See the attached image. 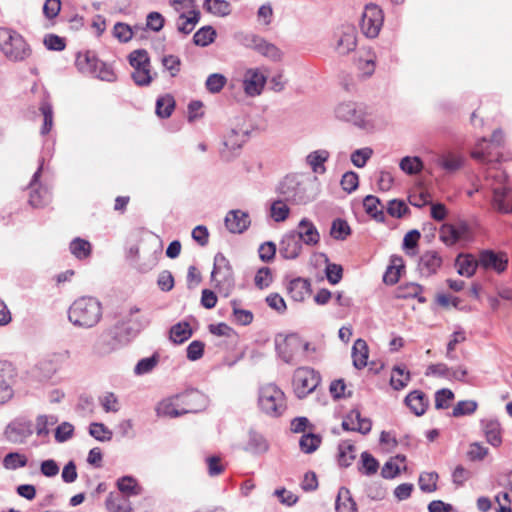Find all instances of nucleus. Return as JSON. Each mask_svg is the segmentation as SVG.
I'll return each instance as SVG.
<instances>
[{"instance_id": "f257e3e1", "label": "nucleus", "mask_w": 512, "mask_h": 512, "mask_svg": "<svg viewBox=\"0 0 512 512\" xmlns=\"http://www.w3.org/2000/svg\"><path fill=\"white\" fill-rule=\"evenodd\" d=\"M204 406V395L198 391H190L161 401L156 411L158 416L176 418L186 413L197 412Z\"/></svg>"}, {"instance_id": "f03ea898", "label": "nucleus", "mask_w": 512, "mask_h": 512, "mask_svg": "<svg viewBox=\"0 0 512 512\" xmlns=\"http://www.w3.org/2000/svg\"><path fill=\"white\" fill-rule=\"evenodd\" d=\"M102 318V305L94 297L85 296L75 300L68 310V319L76 327L89 329Z\"/></svg>"}, {"instance_id": "7ed1b4c3", "label": "nucleus", "mask_w": 512, "mask_h": 512, "mask_svg": "<svg viewBox=\"0 0 512 512\" xmlns=\"http://www.w3.org/2000/svg\"><path fill=\"white\" fill-rule=\"evenodd\" d=\"M486 185L493 193L492 205L501 213H512V189L507 186V176L496 166L489 167L486 176Z\"/></svg>"}, {"instance_id": "20e7f679", "label": "nucleus", "mask_w": 512, "mask_h": 512, "mask_svg": "<svg viewBox=\"0 0 512 512\" xmlns=\"http://www.w3.org/2000/svg\"><path fill=\"white\" fill-rule=\"evenodd\" d=\"M278 356L287 364H296L305 360L309 343L297 334H279L275 338Z\"/></svg>"}, {"instance_id": "39448f33", "label": "nucleus", "mask_w": 512, "mask_h": 512, "mask_svg": "<svg viewBox=\"0 0 512 512\" xmlns=\"http://www.w3.org/2000/svg\"><path fill=\"white\" fill-rule=\"evenodd\" d=\"M0 51L8 60L14 62L23 61L31 54L24 37L7 27H0Z\"/></svg>"}, {"instance_id": "423d86ee", "label": "nucleus", "mask_w": 512, "mask_h": 512, "mask_svg": "<svg viewBox=\"0 0 512 512\" xmlns=\"http://www.w3.org/2000/svg\"><path fill=\"white\" fill-rule=\"evenodd\" d=\"M258 405L270 417H279L287 409L284 392L275 384H265L259 389Z\"/></svg>"}, {"instance_id": "0eeeda50", "label": "nucleus", "mask_w": 512, "mask_h": 512, "mask_svg": "<svg viewBox=\"0 0 512 512\" xmlns=\"http://www.w3.org/2000/svg\"><path fill=\"white\" fill-rule=\"evenodd\" d=\"M129 63L134 71L131 77L137 86H148L153 81L148 52L144 49L134 50L129 54Z\"/></svg>"}, {"instance_id": "6e6552de", "label": "nucleus", "mask_w": 512, "mask_h": 512, "mask_svg": "<svg viewBox=\"0 0 512 512\" xmlns=\"http://www.w3.org/2000/svg\"><path fill=\"white\" fill-rule=\"evenodd\" d=\"M334 113L338 120L352 123L360 128H366L369 124L366 107L361 103L341 102L335 107Z\"/></svg>"}, {"instance_id": "1a4fd4ad", "label": "nucleus", "mask_w": 512, "mask_h": 512, "mask_svg": "<svg viewBox=\"0 0 512 512\" xmlns=\"http://www.w3.org/2000/svg\"><path fill=\"white\" fill-rule=\"evenodd\" d=\"M320 383L319 374L312 368L299 367L293 374V389L298 398L312 393Z\"/></svg>"}, {"instance_id": "9d476101", "label": "nucleus", "mask_w": 512, "mask_h": 512, "mask_svg": "<svg viewBox=\"0 0 512 512\" xmlns=\"http://www.w3.org/2000/svg\"><path fill=\"white\" fill-rule=\"evenodd\" d=\"M384 16L382 10L375 4H367L362 14L360 28L368 38L378 36L383 25Z\"/></svg>"}, {"instance_id": "9b49d317", "label": "nucleus", "mask_w": 512, "mask_h": 512, "mask_svg": "<svg viewBox=\"0 0 512 512\" xmlns=\"http://www.w3.org/2000/svg\"><path fill=\"white\" fill-rule=\"evenodd\" d=\"M211 282L214 284V288H229L233 284L232 268L222 253H217L214 257Z\"/></svg>"}, {"instance_id": "f8f14e48", "label": "nucleus", "mask_w": 512, "mask_h": 512, "mask_svg": "<svg viewBox=\"0 0 512 512\" xmlns=\"http://www.w3.org/2000/svg\"><path fill=\"white\" fill-rule=\"evenodd\" d=\"M503 141V133L501 130H495L490 142L483 138L478 142L471 152V157L481 163H492L498 161V154H493L491 146H500Z\"/></svg>"}, {"instance_id": "ddd939ff", "label": "nucleus", "mask_w": 512, "mask_h": 512, "mask_svg": "<svg viewBox=\"0 0 512 512\" xmlns=\"http://www.w3.org/2000/svg\"><path fill=\"white\" fill-rule=\"evenodd\" d=\"M357 46V31L353 25H342L335 34L334 50L341 56L354 51Z\"/></svg>"}, {"instance_id": "4468645a", "label": "nucleus", "mask_w": 512, "mask_h": 512, "mask_svg": "<svg viewBox=\"0 0 512 512\" xmlns=\"http://www.w3.org/2000/svg\"><path fill=\"white\" fill-rule=\"evenodd\" d=\"M16 368L9 361H0V404L8 402L13 397V383Z\"/></svg>"}, {"instance_id": "2eb2a0df", "label": "nucleus", "mask_w": 512, "mask_h": 512, "mask_svg": "<svg viewBox=\"0 0 512 512\" xmlns=\"http://www.w3.org/2000/svg\"><path fill=\"white\" fill-rule=\"evenodd\" d=\"M439 238L447 246L469 239V227L465 223L443 224L439 230Z\"/></svg>"}, {"instance_id": "dca6fc26", "label": "nucleus", "mask_w": 512, "mask_h": 512, "mask_svg": "<svg viewBox=\"0 0 512 512\" xmlns=\"http://www.w3.org/2000/svg\"><path fill=\"white\" fill-rule=\"evenodd\" d=\"M32 424L29 421H13L4 431L7 441L13 444H23L32 435Z\"/></svg>"}, {"instance_id": "f3484780", "label": "nucleus", "mask_w": 512, "mask_h": 512, "mask_svg": "<svg viewBox=\"0 0 512 512\" xmlns=\"http://www.w3.org/2000/svg\"><path fill=\"white\" fill-rule=\"evenodd\" d=\"M266 83V77L258 68H249L243 75V88L248 96L261 94Z\"/></svg>"}, {"instance_id": "a211bd4d", "label": "nucleus", "mask_w": 512, "mask_h": 512, "mask_svg": "<svg viewBox=\"0 0 512 512\" xmlns=\"http://www.w3.org/2000/svg\"><path fill=\"white\" fill-rule=\"evenodd\" d=\"M71 358V352L68 349L60 350L53 352L47 355L43 360H41L37 365V369L45 368L49 366L47 372L45 373V378H52L61 368V366L67 362Z\"/></svg>"}, {"instance_id": "6ab92c4d", "label": "nucleus", "mask_w": 512, "mask_h": 512, "mask_svg": "<svg viewBox=\"0 0 512 512\" xmlns=\"http://www.w3.org/2000/svg\"><path fill=\"white\" fill-rule=\"evenodd\" d=\"M280 191L286 195V199L295 204H305L310 198L305 194V187L294 178H286L281 184Z\"/></svg>"}, {"instance_id": "aec40b11", "label": "nucleus", "mask_w": 512, "mask_h": 512, "mask_svg": "<svg viewBox=\"0 0 512 512\" xmlns=\"http://www.w3.org/2000/svg\"><path fill=\"white\" fill-rule=\"evenodd\" d=\"M480 267L485 270L503 272L508 265V257L504 253H495L491 250H484L479 255Z\"/></svg>"}, {"instance_id": "412c9836", "label": "nucleus", "mask_w": 512, "mask_h": 512, "mask_svg": "<svg viewBox=\"0 0 512 512\" xmlns=\"http://www.w3.org/2000/svg\"><path fill=\"white\" fill-rule=\"evenodd\" d=\"M433 163L447 173H454L463 166L464 157L460 153L447 151L440 154H434Z\"/></svg>"}, {"instance_id": "4be33fe9", "label": "nucleus", "mask_w": 512, "mask_h": 512, "mask_svg": "<svg viewBox=\"0 0 512 512\" xmlns=\"http://www.w3.org/2000/svg\"><path fill=\"white\" fill-rule=\"evenodd\" d=\"M224 222L228 231L234 234L243 233L251 224L249 214L242 210L229 211Z\"/></svg>"}, {"instance_id": "5701e85b", "label": "nucleus", "mask_w": 512, "mask_h": 512, "mask_svg": "<svg viewBox=\"0 0 512 512\" xmlns=\"http://www.w3.org/2000/svg\"><path fill=\"white\" fill-rule=\"evenodd\" d=\"M303 248V243L296 231L285 234L280 242L279 252L285 259H296Z\"/></svg>"}, {"instance_id": "b1692460", "label": "nucleus", "mask_w": 512, "mask_h": 512, "mask_svg": "<svg viewBox=\"0 0 512 512\" xmlns=\"http://www.w3.org/2000/svg\"><path fill=\"white\" fill-rule=\"evenodd\" d=\"M342 427L347 431H357L361 434L370 432L372 422L368 418H363L359 410H352L342 422Z\"/></svg>"}, {"instance_id": "393cba45", "label": "nucleus", "mask_w": 512, "mask_h": 512, "mask_svg": "<svg viewBox=\"0 0 512 512\" xmlns=\"http://www.w3.org/2000/svg\"><path fill=\"white\" fill-rule=\"evenodd\" d=\"M42 170V165L38 168V170L34 173L32 180L30 182V196L29 203L34 208H40L47 205L51 200V195L46 188L35 189L34 186L40 177V173Z\"/></svg>"}, {"instance_id": "a878e982", "label": "nucleus", "mask_w": 512, "mask_h": 512, "mask_svg": "<svg viewBox=\"0 0 512 512\" xmlns=\"http://www.w3.org/2000/svg\"><path fill=\"white\" fill-rule=\"evenodd\" d=\"M297 236L303 244L315 246L320 241V234L316 226L307 218H303L298 224Z\"/></svg>"}, {"instance_id": "bb28decb", "label": "nucleus", "mask_w": 512, "mask_h": 512, "mask_svg": "<svg viewBox=\"0 0 512 512\" xmlns=\"http://www.w3.org/2000/svg\"><path fill=\"white\" fill-rule=\"evenodd\" d=\"M442 264V258L436 251L425 252L419 260L418 269L421 275L429 277L436 273Z\"/></svg>"}, {"instance_id": "cd10ccee", "label": "nucleus", "mask_w": 512, "mask_h": 512, "mask_svg": "<svg viewBox=\"0 0 512 512\" xmlns=\"http://www.w3.org/2000/svg\"><path fill=\"white\" fill-rule=\"evenodd\" d=\"M148 319L140 314L138 308L131 309L129 319L124 323V330L130 337H135L140 331L147 327Z\"/></svg>"}, {"instance_id": "c85d7f7f", "label": "nucleus", "mask_w": 512, "mask_h": 512, "mask_svg": "<svg viewBox=\"0 0 512 512\" xmlns=\"http://www.w3.org/2000/svg\"><path fill=\"white\" fill-rule=\"evenodd\" d=\"M479 266V258L471 254H459L455 260V268L461 276L471 277Z\"/></svg>"}, {"instance_id": "c756f323", "label": "nucleus", "mask_w": 512, "mask_h": 512, "mask_svg": "<svg viewBox=\"0 0 512 512\" xmlns=\"http://www.w3.org/2000/svg\"><path fill=\"white\" fill-rule=\"evenodd\" d=\"M405 270L404 260L401 256L393 255L390 258V264L387 267L383 281L386 285H394L398 282L402 272Z\"/></svg>"}, {"instance_id": "7c9ffc66", "label": "nucleus", "mask_w": 512, "mask_h": 512, "mask_svg": "<svg viewBox=\"0 0 512 512\" xmlns=\"http://www.w3.org/2000/svg\"><path fill=\"white\" fill-rule=\"evenodd\" d=\"M405 403L417 416L423 415L428 407V399L425 394L419 390L410 392L405 398Z\"/></svg>"}, {"instance_id": "2f4dec72", "label": "nucleus", "mask_w": 512, "mask_h": 512, "mask_svg": "<svg viewBox=\"0 0 512 512\" xmlns=\"http://www.w3.org/2000/svg\"><path fill=\"white\" fill-rule=\"evenodd\" d=\"M100 60L91 51L78 53L76 58V66L83 73H97Z\"/></svg>"}, {"instance_id": "473e14b6", "label": "nucleus", "mask_w": 512, "mask_h": 512, "mask_svg": "<svg viewBox=\"0 0 512 512\" xmlns=\"http://www.w3.org/2000/svg\"><path fill=\"white\" fill-rule=\"evenodd\" d=\"M106 509L109 512H131L132 506L127 496L117 493H110L105 501Z\"/></svg>"}, {"instance_id": "72a5a7b5", "label": "nucleus", "mask_w": 512, "mask_h": 512, "mask_svg": "<svg viewBox=\"0 0 512 512\" xmlns=\"http://www.w3.org/2000/svg\"><path fill=\"white\" fill-rule=\"evenodd\" d=\"M245 449L253 454H263L269 449V444L263 435L250 430L248 432V440Z\"/></svg>"}, {"instance_id": "f704fd0d", "label": "nucleus", "mask_w": 512, "mask_h": 512, "mask_svg": "<svg viewBox=\"0 0 512 512\" xmlns=\"http://www.w3.org/2000/svg\"><path fill=\"white\" fill-rule=\"evenodd\" d=\"M192 328L188 322H178L169 330V339L174 344H182L192 336Z\"/></svg>"}, {"instance_id": "c9c22d12", "label": "nucleus", "mask_w": 512, "mask_h": 512, "mask_svg": "<svg viewBox=\"0 0 512 512\" xmlns=\"http://www.w3.org/2000/svg\"><path fill=\"white\" fill-rule=\"evenodd\" d=\"M482 426L487 442L494 447L499 446L502 443L499 422L492 419L485 420L482 422Z\"/></svg>"}, {"instance_id": "e433bc0d", "label": "nucleus", "mask_w": 512, "mask_h": 512, "mask_svg": "<svg viewBox=\"0 0 512 512\" xmlns=\"http://www.w3.org/2000/svg\"><path fill=\"white\" fill-rule=\"evenodd\" d=\"M336 512H356L357 507L354 502L349 489L341 487L335 502Z\"/></svg>"}, {"instance_id": "4c0bfd02", "label": "nucleus", "mask_w": 512, "mask_h": 512, "mask_svg": "<svg viewBox=\"0 0 512 512\" xmlns=\"http://www.w3.org/2000/svg\"><path fill=\"white\" fill-rule=\"evenodd\" d=\"M329 155L325 149L316 150L307 155L306 161L313 172L323 174L326 171L324 163L328 160Z\"/></svg>"}, {"instance_id": "58836bf2", "label": "nucleus", "mask_w": 512, "mask_h": 512, "mask_svg": "<svg viewBox=\"0 0 512 512\" xmlns=\"http://www.w3.org/2000/svg\"><path fill=\"white\" fill-rule=\"evenodd\" d=\"M199 20L200 12L197 10H190L188 16H186L184 13H181L176 22L177 30L183 34H189L193 31Z\"/></svg>"}, {"instance_id": "ea45409f", "label": "nucleus", "mask_w": 512, "mask_h": 512, "mask_svg": "<svg viewBox=\"0 0 512 512\" xmlns=\"http://www.w3.org/2000/svg\"><path fill=\"white\" fill-rule=\"evenodd\" d=\"M353 364L357 369L367 365L368 346L363 339H357L352 348Z\"/></svg>"}, {"instance_id": "a19ab883", "label": "nucleus", "mask_w": 512, "mask_h": 512, "mask_svg": "<svg viewBox=\"0 0 512 512\" xmlns=\"http://www.w3.org/2000/svg\"><path fill=\"white\" fill-rule=\"evenodd\" d=\"M247 134L242 130L231 129L225 136L223 144L226 149L234 152L239 150L246 141Z\"/></svg>"}, {"instance_id": "79ce46f5", "label": "nucleus", "mask_w": 512, "mask_h": 512, "mask_svg": "<svg viewBox=\"0 0 512 512\" xmlns=\"http://www.w3.org/2000/svg\"><path fill=\"white\" fill-rule=\"evenodd\" d=\"M410 381V373L402 365H396L392 369L390 385L395 390L405 388Z\"/></svg>"}, {"instance_id": "37998d69", "label": "nucleus", "mask_w": 512, "mask_h": 512, "mask_svg": "<svg viewBox=\"0 0 512 512\" xmlns=\"http://www.w3.org/2000/svg\"><path fill=\"white\" fill-rule=\"evenodd\" d=\"M203 8L218 17H225L231 13V5L226 0H205Z\"/></svg>"}, {"instance_id": "c03bdc74", "label": "nucleus", "mask_w": 512, "mask_h": 512, "mask_svg": "<svg viewBox=\"0 0 512 512\" xmlns=\"http://www.w3.org/2000/svg\"><path fill=\"white\" fill-rule=\"evenodd\" d=\"M363 206L367 214L372 216L377 221H383L385 216L383 212V206L380 200L373 195H368L363 200Z\"/></svg>"}, {"instance_id": "a18cd8bd", "label": "nucleus", "mask_w": 512, "mask_h": 512, "mask_svg": "<svg viewBox=\"0 0 512 512\" xmlns=\"http://www.w3.org/2000/svg\"><path fill=\"white\" fill-rule=\"evenodd\" d=\"M117 488L125 496H137L141 493V487L132 476H123L117 480Z\"/></svg>"}, {"instance_id": "49530a36", "label": "nucleus", "mask_w": 512, "mask_h": 512, "mask_svg": "<svg viewBox=\"0 0 512 512\" xmlns=\"http://www.w3.org/2000/svg\"><path fill=\"white\" fill-rule=\"evenodd\" d=\"M339 454H338V461L339 464L343 467H348L351 465L352 461L356 457V450L352 443L348 441H343L339 445Z\"/></svg>"}, {"instance_id": "de8ad7c7", "label": "nucleus", "mask_w": 512, "mask_h": 512, "mask_svg": "<svg viewBox=\"0 0 512 512\" xmlns=\"http://www.w3.org/2000/svg\"><path fill=\"white\" fill-rule=\"evenodd\" d=\"M159 363V354L154 353L152 356L140 359L134 367V374L142 376L150 373Z\"/></svg>"}, {"instance_id": "09e8293b", "label": "nucleus", "mask_w": 512, "mask_h": 512, "mask_svg": "<svg viewBox=\"0 0 512 512\" xmlns=\"http://www.w3.org/2000/svg\"><path fill=\"white\" fill-rule=\"evenodd\" d=\"M174 108L175 100L171 95L159 97L156 101V114L160 118L170 117Z\"/></svg>"}, {"instance_id": "8fccbe9b", "label": "nucleus", "mask_w": 512, "mask_h": 512, "mask_svg": "<svg viewBox=\"0 0 512 512\" xmlns=\"http://www.w3.org/2000/svg\"><path fill=\"white\" fill-rule=\"evenodd\" d=\"M351 234V229L346 220L336 218L333 220L330 235L335 240H345Z\"/></svg>"}, {"instance_id": "3c124183", "label": "nucleus", "mask_w": 512, "mask_h": 512, "mask_svg": "<svg viewBox=\"0 0 512 512\" xmlns=\"http://www.w3.org/2000/svg\"><path fill=\"white\" fill-rule=\"evenodd\" d=\"M216 37V31L211 26L200 28L193 36V42L197 46L205 47L212 43Z\"/></svg>"}, {"instance_id": "603ef678", "label": "nucleus", "mask_w": 512, "mask_h": 512, "mask_svg": "<svg viewBox=\"0 0 512 512\" xmlns=\"http://www.w3.org/2000/svg\"><path fill=\"white\" fill-rule=\"evenodd\" d=\"M39 110L43 115V125L41 127L40 133L42 135H46L51 131L53 127L52 105L48 101L43 100L40 104Z\"/></svg>"}, {"instance_id": "864d4df0", "label": "nucleus", "mask_w": 512, "mask_h": 512, "mask_svg": "<svg viewBox=\"0 0 512 512\" xmlns=\"http://www.w3.org/2000/svg\"><path fill=\"white\" fill-rule=\"evenodd\" d=\"M71 253L78 259H85L91 254V244L82 238H75L70 243Z\"/></svg>"}, {"instance_id": "5fc2aeb1", "label": "nucleus", "mask_w": 512, "mask_h": 512, "mask_svg": "<svg viewBox=\"0 0 512 512\" xmlns=\"http://www.w3.org/2000/svg\"><path fill=\"white\" fill-rule=\"evenodd\" d=\"M58 419L54 415H39L36 418V433L39 437H45L49 434V426L57 423Z\"/></svg>"}, {"instance_id": "6e6d98bb", "label": "nucleus", "mask_w": 512, "mask_h": 512, "mask_svg": "<svg viewBox=\"0 0 512 512\" xmlns=\"http://www.w3.org/2000/svg\"><path fill=\"white\" fill-rule=\"evenodd\" d=\"M399 166L405 173L414 175L423 169V162L419 157L406 156L401 159Z\"/></svg>"}, {"instance_id": "4d7b16f0", "label": "nucleus", "mask_w": 512, "mask_h": 512, "mask_svg": "<svg viewBox=\"0 0 512 512\" xmlns=\"http://www.w3.org/2000/svg\"><path fill=\"white\" fill-rule=\"evenodd\" d=\"M27 465V457L18 452L8 453L3 459V466L8 470H16Z\"/></svg>"}, {"instance_id": "13d9d810", "label": "nucleus", "mask_w": 512, "mask_h": 512, "mask_svg": "<svg viewBox=\"0 0 512 512\" xmlns=\"http://www.w3.org/2000/svg\"><path fill=\"white\" fill-rule=\"evenodd\" d=\"M89 434L96 440L107 442L112 439V431L109 430L103 423L93 422L89 427Z\"/></svg>"}, {"instance_id": "bf43d9fd", "label": "nucleus", "mask_w": 512, "mask_h": 512, "mask_svg": "<svg viewBox=\"0 0 512 512\" xmlns=\"http://www.w3.org/2000/svg\"><path fill=\"white\" fill-rule=\"evenodd\" d=\"M290 213L289 207L281 200H276L271 204L270 216L275 222L285 221Z\"/></svg>"}, {"instance_id": "052dcab7", "label": "nucleus", "mask_w": 512, "mask_h": 512, "mask_svg": "<svg viewBox=\"0 0 512 512\" xmlns=\"http://www.w3.org/2000/svg\"><path fill=\"white\" fill-rule=\"evenodd\" d=\"M378 468V461L370 453L363 452L361 454V466L359 468L360 472L365 475H373L377 472Z\"/></svg>"}, {"instance_id": "680f3d73", "label": "nucleus", "mask_w": 512, "mask_h": 512, "mask_svg": "<svg viewBox=\"0 0 512 512\" xmlns=\"http://www.w3.org/2000/svg\"><path fill=\"white\" fill-rule=\"evenodd\" d=\"M227 82L226 77L220 73H213L208 76L205 82L206 89L211 93H219Z\"/></svg>"}, {"instance_id": "e2e57ef3", "label": "nucleus", "mask_w": 512, "mask_h": 512, "mask_svg": "<svg viewBox=\"0 0 512 512\" xmlns=\"http://www.w3.org/2000/svg\"><path fill=\"white\" fill-rule=\"evenodd\" d=\"M115 349L116 346L114 341L107 337L99 338L93 346V352L98 356L109 355L115 351Z\"/></svg>"}, {"instance_id": "0e129e2a", "label": "nucleus", "mask_w": 512, "mask_h": 512, "mask_svg": "<svg viewBox=\"0 0 512 512\" xmlns=\"http://www.w3.org/2000/svg\"><path fill=\"white\" fill-rule=\"evenodd\" d=\"M373 150L369 147L355 150L351 154V162L358 168H363L367 161L371 158Z\"/></svg>"}, {"instance_id": "69168bd1", "label": "nucleus", "mask_w": 512, "mask_h": 512, "mask_svg": "<svg viewBox=\"0 0 512 512\" xmlns=\"http://www.w3.org/2000/svg\"><path fill=\"white\" fill-rule=\"evenodd\" d=\"M320 442L321 440L317 435L308 433L301 437L299 445L303 452L312 453L318 448Z\"/></svg>"}, {"instance_id": "338daca9", "label": "nucleus", "mask_w": 512, "mask_h": 512, "mask_svg": "<svg viewBox=\"0 0 512 512\" xmlns=\"http://www.w3.org/2000/svg\"><path fill=\"white\" fill-rule=\"evenodd\" d=\"M255 44H256V49L261 54H263L267 57L273 58V59L279 58L280 51L275 45L268 43L267 41H265L264 39H261V38L256 39Z\"/></svg>"}, {"instance_id": "774afa93", "label": "nucleus", "mask_w": 512, "mask_h": 512, "mask_svg": "<svg viewBox=\"0 0 512 512\" xmlns=\"http://www.w3.org/2000/svg\"><path fill=\"white\" fill-rule=\"evenodd\" d=\"M113 34L120 42L125 43L131 40L134 30L128 24L118 22L114 25Z\"/></svg>"}]
</instances>
